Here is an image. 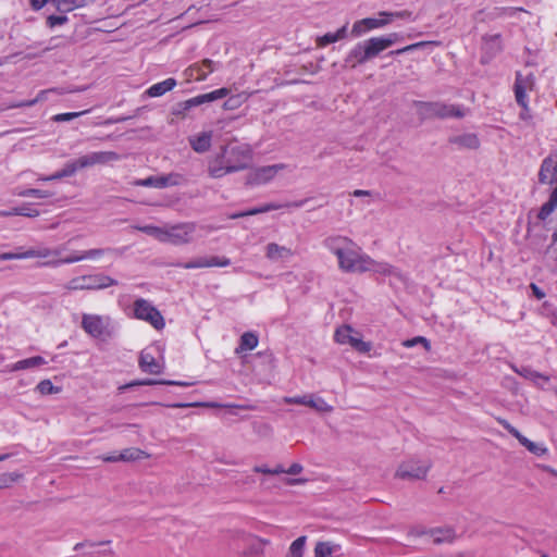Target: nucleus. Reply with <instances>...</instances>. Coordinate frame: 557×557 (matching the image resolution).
<instances>
[{
	"label": "nucleus",
	"instance_id": "1",
	"mask_svg": "<svg viewBox=\"0 0 557 557\" xmlns=\"http://www.w3.org/2000/svg\"><path fill=\"white\" fill-rule=\"evenodd\" d=\"M324 247L336 257L338 269L345 273L373 272L404 280L401 273L386 262H379L364 253L352 239L346 236H329L323 242Z\"/></svg>",
	"mask_w": 557,
	"mask_h": 557
},
{
	"label": "nucleus",
	"instance_id": "2",
	"mask_svg": "<svg viewBox=\"0 0 557 557\" xmlns=\"http://www.w3.org/2000/svg\"><path fill=\"white\" fill-rule=\"evenodd\" d=\"M252 151L248 145L231 144L209 162L208 172L213 178H220L228 173L238 172L249 166Z\"/></svg>",
	"mask_w": 557,
	"mask_h": 557
},
{
	"label": "nucleus",
	"instance_id": "3",
	"mask_svg": "<svg viewBox=\"0 0 557 557\" xmlns=\"http://www.w3.org/2000/svg\"><path fill=\"white\" fill-rule=\"evenodd\" d=\"M539 181L542 184L548 185L556 183V187L552 191L548 201L541 207L537 214L539 219L544 221L557 208V158L549 156L542 161Z\"/></svg>",
	"mask_w": 557,
	"mask_h": 557
},
{
	"label": "nucleus",
	"instance_id": "4",
	"mask_svg": "<svg viewBox=\"0 0 557 557\" xmlns=\"http://www.w3.org/2000/svg\"><path fill=\"white\" fill-rule=\"evenodd\" d=\"M418 113L422 119H462L468 114V109L444 102H419Z\"/></svg>",
	"mask_w": 557,
	"mask_h": 557
},
{
	"label": "nucleus",
	"instance_id": "5",
	"mask_svg": "<svg viewBox=\"0 0 557 557\" xmlns=\"http://www.w3.org/2000/svg\"><path fill=\"white\" fill-rule=\"evenodd\" d=\"M82 329L95 338L111 337L114 333V324L109 315L84 313Z\"/></svg>",
	"mask_w": 557,
	"mask_h": 557
},
{
	"label": "nucleus",
	"instance_id": "6",
	"mask_svg": "<svg viewBox=\"0 0 557 557\" xmlns=\"http://www.w3.org/2000/svg\"><path fill=\"white\" fill-rule=\"evenodd\" d=\"M117 282L104 274H89L82 275L77 277L71 278L65 285L64 288L69 292H77V290H92V289H103L113 285H116Z\"/></svg>",
	"mask_w": 557,
	"mask_h": 557
},
{
	"label": "nucleus",
	"instance_id": "7",
	"mask_svg": "<svg viewBox=\"0 0 557 557\" xmlns=\"http://www.w3.org/2000/svg\"><path fill=\"white\" fill-rule=\"evenodd\" d=\"M197 225L193 222L166 224L164 243L174 246L188 245L195 240Z\"/></svg>",
	"mask_w": 557,
	"mask_h": 557
},
{
	"label": "nucleus",
	"instance_id": "8",
	"mask_svg": "<svg viewBox=\"0 0 557 557\" xmlns=\"http://www.w3.org/2000/svg\"><path fill=\"white\" fill-rule=\"evenodd\" d=\"M133 317L143 320L156 330H162L165 325L161 312L148 300L138 298L133 305Z\"/></svg>",
	"mask_w": 557,
	"mask_h": 557
},
{
	"label": "nucleus",
	"instance_id": "9",
	"mask_svg": "<svg viewBox=\"0 0 557 557\" xmlns=\"http://www.w3.org/2000/svg\"><path fill=\"white\" fill-rule=\"evenodd\" d=\"M187 182L186 177L176 172H172L164 175L149 176L143 180H136L135 186L152 187V188H166L173 186H180Z\"/></svg>",
	"mask_w": 557,
	"mask_h": 557
},
{
	"label": "nucleus",
	"instance_id": "10",
	"mask_svg": "<svg viewBox=\"0 0 557 557\" xmlns=\"http://www.w3.org/2000/svg\"><path fill=\"white\" fill-rule=\"evenodd\" d=\"M334 337L338 344H348L359 352H369L371 350V344L363 342L359 333L349 325L338 327Z\"/></svg>",
	"mask_w": 557,
	"mask_h": 557
},
{
	"label": "nucleus",
	"instance_id": "11",
	"mask_svg": "<svg viewBox=\"0 0 557 557\" xmlns=\"http://www.w3.org/2000/svg\"><path fill=\"white\" fill-rule=\"evenodd\" d=\"M430 468L429 461L408 460L399 465L395 475L401 480H421L426 476Z\"/></svg>",
	"mask_w": 557,
	"mask_h": 557
},
{
	"label": "nucleus",
	"instance_id": "12",
	"mask_svg": "<svg viewBox=\"0 0 557 557\" xmlns=\"http://www.w3.org/2000/svg\"><path fill=\"white\" fill-rule=\"evenodd\" d=\"M497 422L507 430L513 437H516L519 443L524 446L531 454L535 456H543L547 453V448L540 443H535L530 441L528 437L522 435L518 429L511 425L507 420L498 418Z\"/></svg>",
	"mask_w": 557,
	"mask_h": 557
},
{
	"label": "nucleus",
	"instance_id": "13",
	"mask_svg": "<svg viewBox=\"0 0 557 557\" xmlns=\"http://www.w3.org/2000/svg\"><path fill=\"white\" fill-rule=\"evenodd\" d=\"M399 36L397 33H392L387 36L382 37H371L370 39L364 40V46L367 48V53L371 59L377 57L382 51L393 46Z\"/></svg>",
	"mask_w": 557,
	"mask_h": 557
},
{
	"label": "nucleus",
	"instance_id": "14",
	"mask_svg": "<svg viewBox=\"0 0 557 557\" xmlns=\"http://www.w3.org/2000/svg\"><path fill=\"white\" fill-rule=\"evenodd\" d=\"M285 168L286 165L283 163L258 168L248 175L247 183L253 185L267 184Z\"/></svg>",
	"mask_w": 557,
	"mask_h": 557
},
{
	"label": "nucleus",
	"instance_id": "15",
	"mask_svg": "<svg viewBox=\"0 0 557 557\" xmlns=\"http://www.w3.org/2000/svg\"><path fill=\"white\" fill-rule=\"evenodd\" d=\"M63 249H64L63 247H60L55 250L42 248V249H28L23 252H2V253H0V261L30 259V258H48L50 256H59L63 251Z\"/></svg>",
	"mask_w": 557,
	"mask_h": 557
},
{
	"label": "nucleus",
	"instance_id": "16",
	"mask_svg": "<svg viewBox=\"0 0 557 557\" xmlns=\"http://www.w3.org/2000/svg\"><path fill=\"white\" fill-rule=\"evenodd\" d=\"M121 156L114 151H94L79 157L83 169L97 164H108L119 161Z\"/></svg>",
	"mask_w": 557,
	"mask_h": 557
},
{
	"label": "nucleus",
	"instance_id": "17",
	"mask_svg": "<svg viewBox=\"0 0 557 557\" xmlns=\"http://www.w3.org/2000/svg\"><path fill=\"white\" fill-rule=\"evenodd\" d=\"M218 69V64L210 60L205 59L201 63H194L184 72L188 81H205L207 76Z\"/></svg>",
	"mask_w": 557,
	"mask_h": 557
},
{
	"label": "nucleus",
	"instance_id": "18",
	"mask_svg": "<svg viewBox=\"0 0 557 557\" xmlns=\"http://www.w3.org/2000/svg\"><path fill=\"white\" fill-rule=\"evenodd\" d=\"M113 251L112 249H90L83 252L73 253L64 259L49 260L45 265L58 267L63 263H74L85 259H98L106 252Z\"/></svg>",
	"mask_w": 557,
	"mask_h": 557
},
{
	"label": "nucleus",
	"instance_id": "19",
	"mask_svg": "<svg viewBox=\"0 0 557 557\" xmlns=\"http://www.w3.org/2000/svg\"><path fill=\"white\" fill-rule=\"evenodd\" d=\"M264 255L271 262H286L294 257L295 252L290 247L269 243L264 247Z\"/></svg>",
	"mask_w": 557,
	"mask_h": 557
},
{
	"label": "nucleus",
	"instance_id": "20",
	"mask_svg": "<svg viewBox=\"0 0 557 557\" xmlns=\"http://www.w3.org/2000/svg\"><path fill=\"white\" fill-rule=\"evenodd\" d=\"M228 88H220L208 94L199 95L185 101V109L197 107L207 102H212L228 96Z\"/></svg>",
	"mask_w": 557,
	"mask_h": 557
},
{
	"label": "nucleus",
	"instance_id": "21",
	"mask_svg": "<svg viewBox=\"0 0 557 557\" xmlns=\"http://www.w3.org/2000/svg\"><path fill=\"white\" fill-rule=\"evenodd\" d=\"M139 367L144 372L149 374H160L163 371V364L157 361L150 349H145L140 352Z\"/></svg>",
	"mask_w": 557,
	"mask_h": 557
},
{
	"label": "nucleus",
	"instance_id": "22",
	"mask_svg": "<svg viewBox=\"0 0 557 557\" xmlns=\"http://www.w3.org/2000/svg\"><path fill=\"white\" fill-rule=\"evenodd\" d=\"M370 58L367 53V48L364 46V42H358L348 53V55L345 59L346 64L350 65L351 67L357 66L358 64H362L367 61H369Z\"/></svg>",
	"mask_w": 557,
	"mask_h": 557
},
{
	"label": "nucleus",
	"instance_id": "23",
	"mask_svg": "<svg viewBox=\"0 0 557 557\" xmlns=\"http://www.w3.org/2000/svg\"><path fill=\"white\" fill-rule=\"evenodd\" d=\"M191 148L198 152H207L211 147L212 132H202L188 138Z\"/></svg>",
	"mask_w": 557,
	"mask_h": 557
},
{
	"label": "nucleus",
	"instance_id": "24",
	"mask_svg": "<svg viewBox=\"0 0 557 557\" xmlns=\"http://www.w3.org/2000/svg\"><path fill=\"white\" fill-rule=\"evenodd\" d=\"M448 140L450 144L457 145L460 148L478 149L480 147V139L473 133L455 135V136L449 137Z\"/></svg>",
	"mask_w": 557,
	"mask_h": 557
},
{
	"label": "nucleus",
	"instance_id": "25",
	"mask_svg": "<svg viewBox=\"0 0 557 557\" xmlns=\"http://www.w3.org/2000/svg\"><path fill=\"white\" fill-rule=\"evenodd\" d=\"M208 407V408H226V409H242V410H253L255 406L249 404H219V403H196V404H174L171 407L185 408V407Z\"/></svg>",
	"mask_w": 557,
	"mask_h": 557
},
{
	"label": "nucleus",
	"instance_id": "26",
	"mask_svg": "<svg viewBox=\"0 0 557 557\" xmlns=\"http://www.w3.org/2000/svg\"><path fill=\"white\" fill-rule=\"evenodd\" d=\"M429 535L434 544L453 543L456 540L455 530L451 528L429 529Z\"/></svg>",
	"mask_w": 557,
	"mask_h": 557
},
{
	"label": "nucleus",
	"instance_id": "27",
	"mask_svg": "<svg viewBox=\"0 0 557 557\" xmlns=\"http://www.w3.org/2000/svg\"><path fill=\"white\" fill-rule=\"evenodd\" d=\"M175 86H176V81L174 78L170 77V78L164 79L163 82H159V83L150 86L146 90V94H147V96H149L151 98L161 97L165 92L172 90Z\"/></svg>",
	"mask_w": 557,
	"mask_h": 557
},
{
	"label": "nucleus",
	"instance_id": "28",
	"mask_svg": "<svg viewBox=\"0 0 557 557\" xmlns=\"http://www.w3.org/2000/svg\"><path fill=\"white\" fill-rule=\"evenodd\" d=\"M347 25L348 23H346L343 27H341L339 29H337L335 33H327L321 37H318L317 38V46L319 48H323L330 44H334V42H337L344 38H346L347 36Z\"/></svg>",
	"mask_w": 557,
	"mask_h": 557
},
{
	"label": "nucleus",
	"instance_id": "29",
	"mask_svg": "<svg viewBox=\"0 0 557 557\" xmlns=\"http://www.w3.org/2000/svg\"><path fill=\"white\" fill-rule=\"evenodd\" d=\"M154 384H165V385L182 386V387H188V386L193 385V383L184 382V381H173V380L157 381V380L146 379V380H141V381L131 382V383L120 387V389H125L128 387L139 386V385H154Z\"/></svg>",
	"mask_w": 557,
	"mask_h": 557
},
{
	"label": "nucleus",
	"instance_id": "30",
	"mask_svg": "<svg viewBox=\"0 0 557 557\" xmlns=\"http://www.w3.org/2000/svg\"><path fill=\"white\" fill-rule=\"evenodd\" d=\"M535 87V78H534V75L529 73V74H521V73H517L516 75V82H515V85H513V91H533Z\"/></svg>",
	"mask_w": 557,
	"mask_h": 557
},
{
	"label": "nucleus",
	"instance_id": "31",
	"mask_svg": "<svg viewBox=\"0 0 557 557\" xmlns=\"http://www.w3.org/2000/svg\"><path fill=\"white\" fill-rule=\"evenodd\" d=\"M39 214H40V212L37 209L32 208L29 205L15 207L11 210H0V216L21 215V216H27V218H36Z\"/></svg>",
	"mask_w": 557,
	"mask_h": 557
},
{
	"label": "nucleus",
	"instance_id": "32",
	"mask_svg": "<svg viewBox=\"0 0 557 557\" xmlns=\"http://www.w3.org/2000/svg\"><path fill=\"white\" fill-rule=\"evenodd\" d=\"M47 364V360L40 356L20 360L10 367V371H20Z\"/></svg>",
	"mask_w": 557,
	"mask_h": 557
},
{
	"label": "nucleus",
	"instance_id": "33",
	"mask_svg": "<svg viewBox=\"0 0 557 557\" xmlns=\"http://www.w3.org/2000/svg\"><path fill=\"white\" fill-rule=\"evenodd\" d=\"M308 407L320 413H329L333 411V407L329 405L322 397L310 394Z\"/></svg>",
	"mask_w": 557,
	"mask_h": 557
},
{
	"label": "nucleus",
	"instance_id": "34",
	"mask_svg": "<svg viewBox=\"0 0 557 557\" xmlns=\"http://www.w3.org/2000/svg\"><path fill=\"white\" fill-rule=\"evenodd\" d=\"M135 228L139 232H143L149 236L154 237L160 243H164L165 225L162 227L156 225H143L135 226Z\"/></svg>",
	"mask_w": 557,
	"mask_h": 557
},
{
	"label": "nucleus",
	"instance_id": "35",
	"mask_svg": "<svg viewBox=\"0 0 557 557\" xmlns=\"http://www.w3.org/2000/svg\"><path fill=\"white\" fill-rule=\"evenodd\" d=\"M411 13L408 11H399V12H386L381 11L377 13V22L383 23V27L389 24L394 18H406L410 17Z\"/></svg>",
	"mask_w": 557,
	"mask_h": 557
},
{
	"label": "nucleus",
	"instance_id": "36",
	"mask_svg": "<svg viewBox=\"0 0 557 557\" xmlns=\"http://www.w3.org/2000/svg\"><path fill=\"white\" fill-rule=\"evenodd\" d=\"M258 336L255 333L246 332L240 337L239 348L236 350H252L258 345Z\"/></svg>",
	"mask_w": 557,
	"mask_h": 557
},
{
	"label": "nucleus",
	"instance_id": "37",
	"mask_svg": "<svg viewBox=\"0 0 557 557\" xmlns=\"http://www.w3.org/2000/svg\"><path fill=\"white\" fill-rule=\"evenodd\" d=\"M147 457L139 448H126L119 454L120 461H134Z\"/></svg>",
	"mask_w": 557,
	"mask_h": 557
},
{
	"label": "nucleus",
	"instance_id": "38",
	"mask_svg": "<svg viewBox=\"0 0 557 557\" xmlns=\"http://www.w3.org/2000/svg\"><path fill=\"white\" fill-rule=\"evenodd\" d=\"M306 536L296 539L289 546L287 557H302L306 546Z\"/></svg>",
	"mask_w": 557,
	"mask_h": 557
},
{
	"label": "nucleus",
	"instance_id": "39",
	"mask_svg": "<svg viewBox=\"0 0 557 557\" xmlns=\"http://www.w3.org/2000/svg\"><path fill=\"white\" fill-rule=\"evenodd\" d=\"M81 169H83V166H81V160H79V158H77L74 161L67 162L63 166V169L58 171V173H59L60 178H63V177H69V176L74 175L76 173V171H78Z\"/></svg>",
	"mask_w": 557,
	"mask_h": 557
},
{
	"label": "nucleus",
	"instance_id": "40",
	"mask_svg": "<svg viewBox=\"0 0 557 557\" xmlns=\"http://www.w3.org/2000/svg\"><path fill=\"white\" fill-rule=\"evenodd\" d=\"M14 194L20 197H37V198H48V197L52 196V194L47 190H41V189H36V188L18 189V190H15Z\"/></svg>",
	"mask_w": 557,
	"mask_h": 557
},
{
	"label": "nucleus",
	"instance_id": "41",
	"mask_svg": "<svg viewBox=\"0 0 557 557\" xmlns=\"http://www.w3.org/2000/svg\"><path fill=\"white\" fill-rule=\"evenodd\" d=\"M53 91V89H49V90H41L36 98L32 99V100H28V101H23V102H18V103H12L9 106V108H21V107H32L38 102H41V101H45L47 100V95L49 92Z\"/></svg>",
	"mask_w": 557,
	"mask_h": 557
},
{
	"label": "nucleus",
	"instance_id": "42",
	"mask_svg": "<svg viewBox=\"0 0 557 557\" xmlns=\"http://www.w3.org/2000/svg\"><path fill=\"white\" fill-rule=\"evenodd\" d=\"M175 265L185 270L201 269L207 268V261L206 257H199L188 262H177Z\"/></svg>",
	"mask_w": 557,
	"mask_h": 557
},
{
	"label": "nucleus",
	"instance_id": "43",
	"mask_svg": "<svg viewBox=\"0 0 557 557\" xmlns=\"http://www.w3.org/2000/svg\"><path fill=\"white\" fill-rule=\"evenodd\" d=\"M23 474L18 472L11 473H2L0 474V488H7L11 486L14 482L22 479Z\"/></svg>",
	"mask_w": 557,
	"mask_h": 557
},
{
	"label": "nucleus",
	"instance_id": "44",
	"mask_svg": "<svg viewBox=\"0 0 557 557\" xmlns=\"http://www.w3.org/2000/svg\"><path fill=\"white\" fill-rule=\"evenodd\" d=\"M36 389L42 395L57 394L60 392V387L54 386L50 380L40 381Z\"/></svg>",
	"mask_w": 557,
	"mask_h": 557
},
{
	"label": "nucleus",
	"instance_id": "45",
	"mask_svg": "<svg viewBox=\"0 0 557 557\" xmlns=\"http://www.w3.org/2000/svg\"><path fill=\"white\" fill-rule=\"evenodd\" d=\"M333 554V547L330 543L319 542L314 548V557H331Z\"/></svg>",
	"mask_w": 557,
	"mask_h": 557
},
{
	"label": "nucleus",
	"instance_id": "46",
	"mask_svg": "<svg viewBox=\"0 0 557 557\" xmlns=\"http://www.w3.org/2000/svg\"><path fill=\"white\" fill-rule=\"evenodd\" d=\"M511 369L518 373L519 375L523 376L524 379L531 381L532 379H539L540 372L529 368V367H521L517 368L516 366H511Z\"/></svg>",
	"mask_w": 557,
	"mask_h": 557
},
{
	"label": "nucleus",
	"instance_id": "47",
	"mask_svg": "<svg viewBox=\"0 0 557 557\" xmlns=\"http://www.w3.org/2000/svg\"><path fill=\"white\" fill-rule=\"evenodd\" d=\"M206 261H207V268H212V267L224 268V267H228L231 264V260L226 257H216V256L206 257Z\"/></svg>",
	"mask_w": 557,
	"mask_h": 557
},
{
	"label": "nucleus",
	"instance_id": "48",
	"mask_svg": "<svg viewBox=\"0 0 557 557\" xmlns=\"http://www.w3.org/2000/svg\"><path fill=\"white\" fill-rule=\"evenodd\" d=\"M88 112H89V110H84V111H79V112L59 113V114H55L52 117V120L54 122H67V121L74 120L78 116H82Z\"/></svg>",
	"mask_w": 557,
	"mask_h": 557
},
{
	"label": "nucleus",
	"instance_id": "49",
	"mask_svg": "<svg viewBox=\"0 0 557 557\" xmlns=\"http://www.w3.org/2000/svg\"><path fill=\"white\" fill-rule=\"evenodd\" d=\"M310 394L302 395V396H286L283 398V401L285 404H295V405H302L308 406Z\"/></svg>",
	"mask_w": 557,
	"mask_h": 557
},
{
	"label": "nucleus",
	"instance_id": "50",
	"mask_svg": "<svg viewBox=\"0 0 557 557\" xmlns=\"http://www.w3.org/2000/svg\"><path fill=\"white\" fill-rule=\"evenodd\" d=\"M418 344H422L426 350L430 349V342L425 337H422V336H417L411 339H407L403 343V345L408 348L413 347Z\"/></svg>",
	"mask_w": 557,
	"mask_h": 557
},
{
	"label": "nucleus",
	"instance_id": "51",
	"mask_svg": "<svg viewBox=\"0 0 557 557\" xmlns=\"http://www.w3.org/2000/svg\"><path fill=\"white\" fill-rule=\"evenodd\" d=\"M83 3V0H60L59 2V10L62 11H72L75 8L81 7Z\"/></svg>",
	"mask_w": 557,
	"mask_h": 557
},
{
	"label": "nucleus",
	"instance_id": "52",
	"mask_svg": "<svg viewBox=\"0 0 557 557\" xmlns=\"http://www.w3.org/2000/svg\"><path fill=\"white\" fill-rule=\"evenodd\" d=\"M363 23H364V18L359 20L354 23L352 28H351V35L354 37L362 36L363 34L369 32V29L366 27V24H363Z\"/></svg>",
	"mask_w": 557,
	"mask_h": 557
},
{
	"label": "nucleus",
	"instance_id": "53",
	"mask_svg": "<svg viewBox=\"0 0 557 557\" xmlns=\"http://www.w3.org/2000/svg\"><path fill=\"white\" fill-rule=\"evenodd\" d=\"M430 42L428 41H420V42H416V44H412V45H409V46H406L401 49H398L396 51H392L391 54H401V53H405V52H410V51H414V50H418L426 45H429Z\"/></svg>",
	"mask_w": 557,
	"mask_h": 557
},
{
	"label": "nucleus",
	"instance_id": "54",
	"mask_svg": "<svg viewBox=\"0 0 557 557\" xmlns=\"http://www.w3.org/2000/svg\"><path fill=\"white\" fill-rule=\"evenodd\" d=\"M243 102V97L240 95L230 97L223 104L226 110H234L238 108Z\"/></svg>",
	"mask_w": 557,
	"mask_h": 557
},
{
	"label": "nucleus",
	"instance_id": "55",
	"mask_svg": "<svg viewBox=\"0 0 557 557\" xmlns=\"http://www.w3.org/2000/svg\"><path fill=\"white\" fill-rule=\"evenodd\" d=\"M67 22V17L65 15H50L47 18V24L49 27H54L59 25H63Z\"/></svg>",
	"mask_w": 557,
	"mask_h": 557
},
{
	"label": "nucleus",
	"instance_id": "56",
	"mask_svg": "<svg viewBox=\"0 0 557 557\" xmlns=\"http://www.w3.org/2000/svg\"><path fill=\"white\" fill-rule=\"evenodd\" d=\"M529 91H515V98L520 107L529 104Z\"/></svg>",
	"mask_w": 557,
	"mask_h": 557
},
{
	"label": "nucleus",
	"instance_id": "57",
	"mask_svg": "<svg viewBox=\"0 0 557 557\" xmlns=\"http://www.w3.org/2000/svg\"><path fill=\"white\" fill-rule=\"evenodd\" d=\"M519 119L527 124L532 123V114L529 104H525V107H521V112L519 113Z\"/></svg>",
	"mask_w": 557,
	"mask_h": 557
},
{
	"label": "nucleus",
	"instance_id": "58",
	"mask_svg": "<svg viewBox=\"0 0 557 557\" xmlns=\"http://www.w3.org/2000/svg\"><path fill=\"white\" fill-rule=\"evenodd\" d=\"M259 213H264L263 206L250 209L248 211L236 213L232 218L236 219V218H243V216H248V215H256V214H259Z\"/></svg>",
	"mask_w": 557,
	"mask_h": 557
},
{
	"label": "nucleus",
	"instance_id": "59",
	"mask_svg": "<svg viewBox=\"0 0 557 557\" xmlns=\"http://www.w3.org/2000/svg\"><path fill=\"white\" fill-rule=\"evenodd\" d=\"M363 24H366V27L369 29V32L372 30V29H376V28L383 27V23L377 22L376 17H367V18H364V23Z\"/></svg>",
	"mask_w": 557,
	"mask_h": 557
},
{
	"label": "nucleus",
	"instance_id": "60",
	"mask_svg": "<svg viewBox=\"0 0 557 557\" xmlns=\"http://www.w3.org/2000/svg\"><path fill=\"white\" fill-rule=\"evenodd\" d=\"M531 382L534 383L536 386L544 388V386L549 382V376L540 373V377L532 379Z\"/></svg>",
	"mask_w": 557,
	"mask_h": 557
},
{
	"label": "nucleus",
	"instance_id": "61",
	"mask_svg": "<svg viewBox=\"0 0 557 557\" xmlns=\"http://www.w3.org/2000/svg\"><path fill=\"white\" fill-rule=\"evenodd\" d=\"M283 208H289V205L275 203V202L263 205L264 213L269 212V211H273V210H280Z\"/></svg>",
	"mask_w": 557,
	"mask_h": 557
},
{
	"label": "nucleus",
	"instance_id": "62",
	"mask_svg": "<svg viewBox=\"0 0 557 557\" xmlns=\"http://www.w3.org/2000/svg\"><path fill=\"white\" fill-rule=\"evenodd\" d=\"M429 535V530H425L424 528H421V527H416V528H412L410 531H409V536L411 537H418V536H422V535Z\"/></svg>",
	"mask_w": 557,
	"mask_h": 557
},
{
	"label": "nucleus",
	"instance_id": "63",
	"mask_svg": "<svg viewBox=\"0 0 557 557\" xmlns=\"http://www.w3.org/2000/svg\"><path fill=\"white\" fill-rule=\"evenodd\" d=\"M110 541H104V542H99V543H92V542H84V543H77L75 546H74V550H78L85 546H88V547H96L97 545H103V544H109Z\"/></svg>",
	"mask_w": 557,
	"mask_h": 557
},
{
	"label": "nucleus",
	"instance_id": "64",
	"mask_svg": "<svg viewBox=\"0 0 557 557\" xmlns=\"http://www.w3.org/2000/svg\"><path fill=\"white\" fill-rule=\"evenodd\" d=\"M302 470H304V467L300 463L294 462L290 465V467L288 469H286V473L295 475V474L300 473Z\"/></svg>",
	"mask_w": 557,
	"mask_h": 557
}]
</instances>
